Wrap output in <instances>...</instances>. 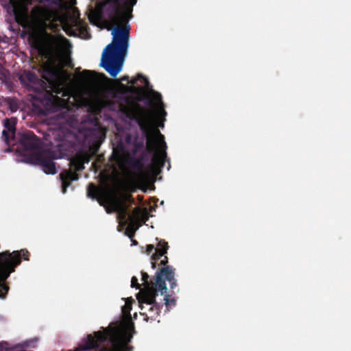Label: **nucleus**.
Wrapping results in <instances>:
<instances>
[{
    "mask_svg": "<svg viewBox=\"0 0 351 351\" xmlns=\"http://www.w3.org/2000/svg\"><path fill=\"white\" fill-rule=\"evenodd\" d=\"M169 248V245L167 242L160 240L158 243V247L155 249V253L152 256V267L153 269L156 268L157 261L160 259L162 256H164L163 259H162L160 262V265L165 267H167L168 265V258L165 254L167 252V250Z\"/></svg>",
    "mask_w": 351,
    "mask_h": 351,
    "instance_id": "obj_12",
    "label": "nucleus"
},
{
    "mask_svg": "<svg viewBox=\"0 0 351 351\" xmlns=\"http://www.w3.org/2000/svg\"><path fill=\"white\" fill-rule=\"evenodd\" d=\"M127 164L134 170L142 173L145 167L142 158L129 157L126 160Z\"/></svg>",
    "mask_w": 351,
    "mask_h": 351,
    "instance_id": "obj_18",
    "label": "nucleus"
},
{
    "mask_svg": "<svg viewBox=\"0 0 351 351\" xmlns=\"http://www.w3.org/2000/svg\"><path fill=\"white\" fill-rule=\"evenodd\" d=\"M137 88L134 86H128V85L123 84L121 82H119L117 93L121 95H125L128 93H132Z\"/></svg>",
    "mask_w": 351,
    "mask_h": 351,
    "instance_id": "obj_20",
    "label": "nucleus"
},
{
    "mask_svg": "<svg viewBox=\"0 0 351 351\" xmlns=\"http://www.w3.org/2000/svg\"><path fill=\"white\" fill-rule=\"evenodd\" d=\"M30 253L26 249L15 250L12 252L5 251L0 253V298H5L9 286L5 282L10 274L15 271L21 260L29 261Z\"/></svg>",
    "mask_w": 351,
    "mask_h": 351,
    "instance_id": "obj_4",
    "label": "nucleus"
},
{
    "mask_svg": "<svg viewBox=\"0 0 351 351\" xmlns=\"http://www.w3.org/2000/svg\"><path fill=\"white\" fill-rule=\"evenodd\" d=\"M134 245H137V241L136 240H132Z\"/></svg>",
    "mask_w": 351,
    "mask_h": 351,
    "instance_id": "obj_35",
    "label": "nucleus"
},
{
    "mask_svg": "<svg viewBox=\"0 0 351 351\" xmlns=\"http://www.w3.org/2000/svg\"><path fill=\"white\" fill-rule=\"evenodd\" d=\"M16 142L18 143L17 152L21 156L25 157V161L28 163L31 154L44 149L40 147L39 138L30 130L19 132L15 143Z\"/></svg>",
    "mask_w": 351,
    "mask_h": 351,
    "instance_id": "obj_5",
    "label": "nucleus"
},
{
    "mask_svg": "<svg viewBox=\"0 0 351 351\" xmlns=\"http://www.w3.org/2000/svg\"><path fill=\"white\" fill-rule=\"evenodd\" d=\"M135 230H132L131 232L128 234L129 237L132 238L134 237Z\"/></svg>",
    "mask_w": 351,
    "mask_h": 351,
    "instance_id": "obj_32",
    "label": "nucleus"
},
{
    "mask_svg": "<svg viewBox=\"0 0 351 351\" xmlns=\"http://www.w3.org/2000/svg\"><path fill=\"white\" fill-rule=\"evenodd\" d=\"M150 154L149 152H148L146 149L145 150H143L142 152V153L140 154V156L138 157H137L138 158H142L143 159V163L145 164V162H146L147 160H148V154ZM153 154V156L154 155V153H152Z\"/></svg>",
    "mask_w": 351,
    "mask_h": 351,
    "instance_id": "obj_27",
    "label": "nucleus"
},
{
    "mask_svg": "<svg viewBox=\"0 0 351 351\" xmlns=\"http://www.w3.org/2000/svg\"><path fill=\"white\" fill-rule=\"evenodd\" d=\"M126 202H129L131 204L134 203V199L131 195H127L125 197V199H121L119 203V208L117 210L119 219L122 221H129L130 213L128 210V206Z\"/></svg>",
    "mask_w": 351,
    "mask_h": 351,
    "instance_id": "obj_15",
    "label": "nucleus"
},
{
    "mask_svg": "<svg viewBox=\"0 0 351 351\" xmlns=\"http://www.w3.org/2000/svg\"><path fill=\"white\" fill-rule=\"evenodd\" d=\"M131 287L136 289H140L141 287V285L138 282V279L135 276H133L131 279Z\"/></svg>",
    "mask_w": 351,
    "mask_h": 351,
    "instance_id": "obj_28",
    "label": "nucleus"
},
{
    "mask_svg": "<svg viewBox=\"0 0 351 351\" xmlns=\"http://www.w3.org/2000/svg\"><path fill=\"white\" fill-rule=\"evenodd\" d=\"M116 157H117V160L118 162L121 161V156L119 155H117Z\"/></svg>",
    "mask_w": 351,
    "mask_h": 351,
    "instance_id": "obj_34",
    "label": "nucleus"
},
{
    "mask_svg": "<svg viewBox=\"0 0 351 351\" xmlns=\"http://www.w3.org/2000/svg\"><path fill=\"white\" fill-rule=\"evenodd\" d=\"M49 93V100H52V99H55L57 97L56 95H54L52 93H49V92H47Z\"/></svg>",
    "mask_w": 351,
    "mask_h": 351,
    "instance_id": "obj_31",
    "label": "nucleus"
},
{
    "mask_svg": "<svg viewBox=\"0 0 351 351\" xmlns=\"http://www.w3.org/2000/svg\"><path fill=\"white\" fill-rule=\"evenodd\" d=\"M70 168L71 169L62 171L59 176L62 182V191L66 193L67 188L71 184L73 181L79 179V175L77 172L81 171L84 169V162L80 158H73L70 161Z\"/></svg>",
    "mask_w": 351,
    "mask_h": 351,
    "instance_id": "obj_8",
    "label": "nucleus"
},
{
    "mask_svg": "<svg viewBox=\"0 0 351 351\" xmlns=\"http://www.w3.org/2000/svg\"><path fill=\"white\" fill-rule=\"evenodd\" d=\"M17 119L16 117L6 118L3 121L5 129L2 131L1 138L6 145H14L17 136L16 134V125Z\"/></svg>",
    "mask_w": 351,
    "mask_h": 351,
    "instance_id": "obj_11",
    "label": "nucleus"
},
{
    "mask_svg": "<svg viewBox=\"0 0 351 351\" xmlns=\"http://www.w3.org/2000/svg\"><path fill=\"white\" fill-rule=\"evenodd\" d=\"M28 41L43 60V78L53 82L59 77L62 69V48L59 38L44 30L31 33Z\"/></svg>",
    "mask_w": 351,
    "mask_h": 351,
    "instance_id": "obj_2",
    "label": "nucleus"
},
{
    "mask_svg": "<svg viewBox=\"0 0 351 351\" xmlns=\"http://www.w3.org/2000/svg\"><path fill=\"white\" fill-rule=\"evenodd\" d=\"M140 80H142L143 82L145 84V86H149V82L148 79L147 77H144L141 73H138L136 77L131 80L130 81L129 80L128 83H130L132 85H134Z\"/></svg>",
    "mask_w": 351,
    "mask_h": 351,
    "instance_id": "obj_23",
    "label": "nucleus"
},
{
    "mask_svg": "<svg viewBox=\"0 0 351 351\" xmlns=\"http://www.w3.org/2000/svg\"><path fill=\"white\" fill-rule=\"evenodd\" d=\"M21 83L27 87L37 90L36 87L44 82L39 79L37 75L30 71H25L19 77Z\"/></svg>",
    "mask_w": 351,
    "mask_h": 351,
    "instance_id": "obj_13",
    "label": "nucleus"
},
{
    "mask_svg": "<svg viewBox=\"0 0 351 351\" xmlns=\"http://www.w3.org/2000/svg\"><path fill=\"white\" fill-rule=\"evenodd\" d=\"M165 280L169 282L171 289H173L177 286L175 278V269L172 267H162L156 273L154 287H158V291L161 292V295L167 293V288Z\"/></svg>",
    "mask_w": 351,
    "mask_h": 351,
    "instance_id": "obj_10",
    "label": "nucleus"
},
{
    "mask_svg": "<svg viewBox=\"0 0 351 351\" xmlns=\"http://www.w3.org/2000/svg\"><path fill=\"white\" fill-rule=\"evenodd\" d=\"M137 0H108L113 12V18L116 22L128 23L132 17V12Z\"/></svg>",
    "mask_w": 351,
    "mask_h": 351,
    "instance_id": "obj_7",
    "label": "nucleus"
},
{
    "mask_svg": "<svg viewBox=\"0 0 351 351\" xmlns=\"http://www.w3.org/2000/svg\"><path fill=\"white\" fill-rule=\"evenodd\" d=\"M98 201H99V202L100 205H101V206H103V205H104V204H103V203L101 202V201L100 199H99Z\"/></svg>",
    "mask_w": 351,
    "mask_h": 351,
    "instance_id": "obj_37",
    "label": "nucleus"
},
{
    "mask_svg": "<svg viewBox=\"0 0 351 351\" xmlns=\"http://www.w3.org/2000/svg\"><path fill=\"white\" fill-rule=\"evenodd\" d=\"M54 153L49 149H43L40 152L30 155L29 163L39 165L43 171L47 174L54 175L57 173Z\"/></svg>",
    "mask_w": 351,
    "mask_h": 351,
    "instance_id": "obj_6",
    "label": "nucleus"
},
{
    "mask_svg": "<svg viewBox=\"0 0 351 351\" xmlns=\"http://www.w3.org/2000/svg\"><path fill=\"white\" fill-rule=\"evenodd\" d=\"M152 96L153 99L155 101L160 103L163 106V104L162 102V96L159 93L152 90Z\"/></svg>",
    "mask_w": 351,
    "mask_h": 351,
    "instance_id": "obj_26",
    "label": "nucleus"
},
{
    "mask_svg": "<svg viewBox=\"0 0 351 351\" xmlns=\"http://www.w3.org/2000/svg\"><path fill=\"white\" fill-rule=\"evenodd\" d=\"M162 113L164 114V115H166L167 114V112L165 111L164 109H162Z\"/></svg>",
    "mask_w": 351,
    "mask_h": 351,
    "instance_id": "obj_36",
    "label": "nucleus"
},
{
    "mask_svg": "<svg viewBox=\"0 0 351 351\" xmlns=\"http://www.w3.org/2000/svg\"><path fill=\"white\" fill-rule=\"evenodd\" d=\"M158 292H155L154 289H146L145 291H140L137 294V299L141 304V309L145 308V304L148 307V311L152 317L158 315L162 304H158L156 300V296Z\"/></svg>",
    "mask_w": 351,
    "mask_h": 351,
    "instance_id": "obj_9",
    "label": "nucleus"
},
{
    "mask_svg": "<svg viewBox=\"0 0 351 351\" xmlns=\"http://www.w3.org/2000/svg\"><path fill=\"white\" fill-rule=\"evenodd\" d=\"M164 300H165V304L167 307V308L169 310V308H171V306H174L176 305V300L174 298H169V295H167L165 293Z\"/></svg>",
    "mask_w": 351,
    "mask_h": 351,
    "instance_id": "obj_25",
    "label": "nucleus"
},
{
    "mask_svg": "<svg viewBox=\"0 0 351 351\" xmlns=\"http://www.w3.org/2000/svg\"><path fill=\"white\" fill-rule=\"evenodd\" d=\"M98 194V189L93 183H90L87 188V195L92 199H96Z\"/></svg>",
    "mask_w": 351,
    "mask_h": 351,
    "instance_id": "obj_21",
    "label": "nucleus"
},
{
    "mask_svg": "<svg viewBox=\"0 0 351 351\" xmlns=\"http://www.w3.org/2000/svg\"><path fill=\"white\" fill-rule=\"evenodd\" d=\"M95 75V73L90 70H84L80 74V76L87 82L92 81Z\"/></svg>",
    "mask_w": 351,
    "mask_h": 351,
    "instance_id": "obj_22",
    "label": "nucleus"
},
{
    "mask_svg": "<svg viewBox=\"0 0 351 351\" xmlns=\"http://www.w3.org/2000/svg\"><path fill=\"white\" fill-rule=\"evenodd\" d=\"M130 30L128 25L116 26L112 32V41L103 52L101 66L112 77H115L122 69L129 46Z\"/></svg>",
    "mask_w": 351,
    "mask_h": 351,
    "instance_id": "obj_3",
    "label": "nucleus"
},
{
    "mask_svg": "<svg viewBox=\"0 0 351 351\" xmlns=\"http://www.w3.org/2000/svg\"><path fill=\"white\" fill-rule=\"evenodd\" d=\"M125 81L128 82V83L129 82V77L128 75H124L119 80V82Z\"/></svg>",
    "mask_w": 351,
    "mask_h": 351,
    "instance_id": "obj_30",
    "label": "nucleus"
},
{
    "mask_svg": "<svg viewBox=\"0 0 351 351\" xmlns=\"http://www.w3.org/2000/svg\"><path fill=\"white\" fill-rule=\"evenodd\" d=\"M155 249L154 245L152 244L147 245L145 252L149 255Z\"/></svg>",
    "mask_w": 351,
    "mask_h": 351,
    "instance_id": "obj_29",
    "label": "nucleus"
},
{
    "mask_svg": "<svg viewBox=\"0 0 351 351\" xmlns=\"http://www.w3.org/2000/svg\"><path fill=\"white\" fill-rule=\"evenodd\" d=\"M5 101L12 112H16L19 109V105L15 99L7 98Z\"/></svg>",
    "mask_w": 351,
    "mask_h": 351,
    "instance_id": "obj_24",
    "label": "nucleus"
},
{
    "mask_svg": "<svg viewBox=\"0 0 351 351\" xmlns=\"http://www.w3.org/2000/svg\"><path fill=\"white\" fill-rule=\"evenodd\" d=\"M5 152H12V149H11V147H8L5 149Z\"/></svg>",
    "mask_w": 351,
    "mask_h": 351,
    "instance_id": "obj_33",
    "label": "nucleus"
},
{
    "mask_svg": "<svg viewBox=\"0 0 351 351\" xmlns=\"http://www.w3.org/2000/svg\"><path fill=\"white\" fill-rule=\"evenodd\" d=\"M148 220V213L147 208H141L138 206L135 207L132 213L130 214L129 221L130 226H134L138 222L145 223Z\"/></svg>",
    "mask_w": 351,
    "mask_h": 351,
    "instance_id": "obj_14",
    "label": "nucleus"
},
{
    "mask_svg": "<svg viewBox=\"0 0 351 351\" xmlns=\"http://www.w3.org/2000/svg\"><path fill=\"white\" fill-rule=\"evenodd\" d=\"M121 198L117 195H111L106 198L105 202L107 204L105 209L107 213H117L119 208Z\"/></svg>",
    "mask_w": 351,
    "mask_h": 351,
    "instance_id": "obj_17",
    "label": "nucleus"
},
{
    "mask_svg": "<svg viewBox=\"0 0 351 351\" xmlns=\"http://www.w3.org/2000/svg\"><path fill=\"white\" fill-rule=\"evenodd\" d=\"M141 274H142L141 280L143 281V285H144V288L143 289H141V291H145L147 289H150V290L154 289L155 292H158V287H156V288L154 287L155 278H154V280H149V276L146 272L142 271Z\"/></svg>",
    "mask_w": 351,
    "mask_h": 351,
    "instance_id": "obj_19",
    "label": "nucleus"
},
{
    "mask_svg": "<svg viewBox=\"0 0 351 351\" xmlns=\"http://www.w3.org/2000/svg\"><path fill=\"white\" fill-rule=\"evenodd\" d=\"M125 104H119L120 111L127 118L135 121L138 125L142 135L137 132L134 137L128 136L127 142L132 140V153L137 154L145 148L146 140V150L149 153H154L152 162L156 169H161L165 165L167 157V144L165 136L158 129L154 127L151 112L143 107L138 101H143V98L138 97L134 100L132 97H124Z\"/></svg>",
    "mask_w": 351,
    "mask_h": 351,
    "instance_id": "obj_1",
    "label": "nucleus"
},
{
    "mask_svg": "<svg viewBox=\"0 0 351 351\" xmlns=\"http://www.w3.org/2000/svg\"><path fill=\"white\" fill-rule=\"evenodd\" d=\"M32 17L38 22H43L49 19L50 12L45 8L40 5L34 6L31 12Z\"/></svg>",
    "mask_w": 351,
    "mask_h": 351,
    "instance_id": "obj_16",
    "label": "nucleus"
}]
</instances>
